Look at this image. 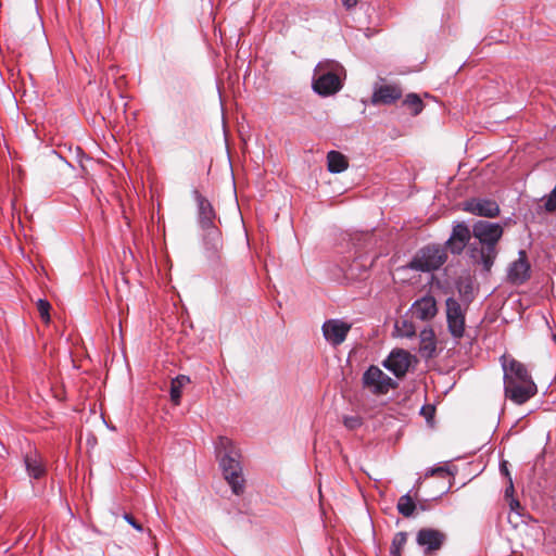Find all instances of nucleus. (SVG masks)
Listing matches in <instances>:
<instances>
[{
  "label": "nucleus",
  "instance_id": "2f4dec72",
  "mask_svg": "<svg viewBox=\"0 0 556 556\" xmlns=\"http://www.w3.org/2000/svg\"><path fill=\"white\" fill-rule=\"evenodd\" d=\"M501 470H502V472H504L506 476H508V470H507V468H506V466H505V463H503V464L501 465Z\"/></svg>",
  "mask_w": 556,
  "mask_h": 556
},
{
  "label": "nucleus",
  "instance_id": "6e6552de",
  "mask_svg": "<svg viewBox=\"0 0 556 556\" xmlns=\"http://www.w3.org/2000/svg\"><path fill=\"white\" fill-rule=\"evenodd\" d=\"M446 541V534L433 528H421L416 534V543L422 547L425 556L437 554Z\"/></svg>",
  "mask_w": 556,
  "mask_h": 556
},
{
  "label": "nucleus",
  "instance_id": "1a4fd4ad",
  "mask_svg": "<svg viewBox=\"0 0 556 556\" xmlns=\"http://www.w3.org/2000/svg\"><path fill=\"white\" fill-rule=\"evenodd\" d=\"M504 390L506 397L518 405L525 404L538 392L533 380H526L525 382L508 380L504 383Z\"/></svg>",
  "mask_w": 556,
  "mask_h": 556
},
{
  "label": "nucleus",
  "instance_id": "412c9836",
  "mask_svg": "<svg viewBox=\"0 0 556 556\" xmlns=\"http://www.w3.org/2000/svg\"><path fill=\"white\" fill-rule=\"evenodd\" d=\"M349 166L348 159L339 151H329L327 154V167L330 173L339 174Z\"/></svg>",
  "mask_w": 556,
  "mask_h": 556
},
{
  "label": "nucleus",
  "instance_id": "9d476101",
  "mask_svg": "<svg viewBox=\"0 0 556 556\" xmlns=\"http://www.w3.org/2000/svg\"><path fill=\"white\" fill-rule=\"evenodd\" d=\"M351 328L352 324L340 318H332L323 324L321 331L325 340L330 345L339 346L345 341Z\"/></svg>",
  "mask_w": 556,
  "mask_h": 556
},
{
  "label": "nucleus",
  "instance_id": "c756f323",
  "mask_svg": "<svg viewBox=\"0 0 556 556\" xmlns=\"http://www.w3.org/2000/svg\"><path fill=\"white\" fill-rule=\"evenodd\" d=\"M124 519L134 528L136 529L137 531L141 532L143 529H142V526L140 523H138L136 521V519L129 515V514H125L124 515Z\"/></svg>",
  "mask_w": 556,
  "mask_h": 556
},
{
  "label": "nucleus",
  "instance_id": "c85d7f7f",
  "mask_svg": "<svg viewBox=\"0 0 556 556\" xmlns=\"http://www.w3.org/2000/svg\"><path fill=\"white\" fill-rule=\"evenodd\" d=\"M343 424L348 429L354 430V429L361 427L362 419L358 416H344Z\"/></svg>",
  "mask_w": 556,
  "mask_h": 556
},
{
  "label": "nucleus",
  "instance_id": "423d86ee",
  "mask_svg": "<svg viewBox=\"0 0 556 556\" xmlns=\"http://www.w3.org/2000/svg\"><path fill=\"white\" fill-rule=\"evenodd\" d=\"M363 386L374 395H384L397 388V382L384 374L378 366L371 365L363 374Z\"/></svg>",
  "mask_w": 556,
  "mask_h": 556
},
{
  "label": "nucleus",
  "instance_id": "393cba45",
  "mask_svg": "<svg viewBox=\"0 0 556 556\" xmlns=\"http://www.w3.org/2000/svg\"><path fill=\"white\" fill-rule=\"evenodd\" d=\"M403 103L410 109L413 115H418L424 109L422 100L416 93H408Z\"/></svg>",
  "mask_w": 556,
  "mask_h": 556
},
{
  "label": "nucleus",
  "instance_id": "4468645a",
  "mask_svg": "<svg viewBox=\"0 0 556 556\" xmlns=\"http://www.w3.org/2000/svg\"><path fill=\"white\" fill-rule=\"evenodd\" d=\"M471 237L470 229L464 223H459L453 227L452 233L446 241V249L455 255H459L466 245L469 243Z\"/></svg>",
  "mask_w": 556,
  "mask_h": 556
},
{
  "label": "nucleus",
  "instance_id": "473e14b6",
  "mask_svg": "<svg viewBox=\"0 0 556 556\" xmlns=\"http://www.w3.org/2000/svg\"><path fill=\"white\" fill-rule=\"evenodd\" d=\"M94 2L98 5L99 10L101 11V4H100L99 0H94Z\"/></svg>",
  "mask_w": 556,
  "mask_h": 556
},
{
  "label": "nucleus",
  "instance_id": "f8f14e48",
  "mask_svg": "<svg viewBox=\"0 0 556 556\" xmlns=\"http://www.w3.org/2000/svg\"><path fill=\"white\" fill-rule=\"evenodd\" d=\"M410 354L404 350H394L382 365L397 378L403 377L410 366Z\"/></svg>",
  "mask_w": 556,
  "mask_h": 556
},
{
  "label": "nucleus",
  "instance_id": "dca6fc26",
  "mask_svg": "<svg viewBox=\"0 0 556 556\" xmlns=\"http://www.w3.org/2000/svg\"><path fill=\"white\" fill-rule=\"evenodd\" d=\"M403 90L399 85H379L374 88L371 96V103L377 104H392L402 98Z\"/></svg>",
  "mask_w": 556,
  "mask_h": 556
},
{
  "label": "nucleus",
  "instance_id": "f03ea898",
  "mask_svg": "<svg viewBox=\"0 0 556 556\" xmlns=\"http://www.w3.org/2000/svg\"><path fill=\"white\" fill-rule=\"evenodd\" d=\"M344 78L345 71L339 62L324 60L314 70L312 88L317 94L329 97L342 89Z\"/></svg>",
  "mask_w": 556,
  "mask_h": 556
},
{
  "label": "nucleus",
  "instance_id": "b1692460",
  "mask_svg": "<svg viewBox=\"0 0 556 556\" xmlns=\"http://www.w3.org/2000/svg\"><path fill=\"white\" fill-rule=\"evenodd\" d=\"M407 542V533L406 532H397L394 534L390 547V556H402V551Z\"/></svg>",
  "mask_w": 556,
  "mask_h": 556
},
{
  "label": "nucleus",
  "instance_id": "7c9ffc66",
  "mask_svg": "<svg viewBox=\"0 0 556 556\" xmlns=\"http://www.w3.org/2000/svg\"><path fill=\"white\" fill-rule=\"evenodd\" d=\"M342 3L345 8L350 9L357 4V0H342Z\"/></svg>",
  "mask_w": 556,
  "mask_h": 556
},
{
  "label": "nucleus",
  "instance_id": "6ab92c4d",
  "mask_svg": "<svg viewBox=\"0 0 556 556\" xmlns=\"http://www.w3.org/2000/svg\"><path fill=\"white\" fill-rule=\"evenodd\" d=\"M419 352L425 357H432L437 350L435 334L432 328H425L420 331Z\"/></svg>",
  "mask_w": 556,
  "mask_h": 556
},
{
  "label": "nucleus",
  "instance_id": "aec40b11",
  "mask_svg": "<svg viewBox=\"0 0 556 556\" xmlns=\"http://www.w3.org/2000/svg\"><path fill=\"white\" fill-rule=\"evenodd\" d=\"M456 289L462 301L469 305L475 298L472 278L469 275L459 277L456 280Z\"/></svg>",
  "mask_w": 556,
  "mask_h": 556
},
{
  "label": "nucleus",
  "instance_id": "ddd939ff",
  "mask_svg": "<svg viewBox=\"0 0 556 556\" xmlns=\"http://www.w3.org/2000/svg\"><path fill=\"white\" fill-rule=\"evenodd\" d=\"M518 260L514 261L508 268L507 278L514 285H522L530 278L531 266L527 253L520 250Z\"/></svg>",
  "mask_w": 556,
  "mask_h": 556
},
{
  "label": "nucleus",
  "instance_id": "a878e982",
  "mask_svg": "<svg viewBox=\"0 0 556 556\" xmlns=\"http://www.w3.org/2000/svg\"><path fill=\"white\" fill-rule=\"evenodd\" d=\"M50 307H51V305L47 300H42V299L38 300L37 308H38L41 319L46 323L50 321V314H49Z\"/></svg>",
  "mask_w": 556,
  "mask_h": 556
},
{
  "label": "nucleus",
  "instance_id": "bb28decb",
  "mask_svg": "<svg viewBox=\"0 0 556 556\" xmlns=\"http://www.w3.org/2000/svg\"><path fill=\"white\" fill-rule=\"evenodd\" d=\"M450 475H451V472H450L448 468L445 466L432 467V468L428 469L426 472V477L439 476L442 478H446Z\"/></svg>",
  "mask_w": 556,
  "mask_h": 556
},
{
  "label": "nucleus",
  "instance_id": "4be33fe9",
  "mask_svg": "<svg viewBox=\"0 0 556 556\" xmlns=\"http://www.w3.org/2000/svg\"><path fill=\"white\" fill-rule=\"evenodd\" d=\"M190 382L189 377L185 375H179L174 378L170 382V400L175 405L180 403L181 399V389L184 386Z\"/></svg>",
  "mask_w": 556,
  "mask_h": 556
},
{
  "label": "nucleus",
  "instance_id": "a211bd4d",
  "mask_svg": "<svg viewBox=\"0 0 556 556\" xmlns=\"http://www.w3.org/2000/svg\"><path fill=\"white\" fill-rule=\"evenodd\" d=\"M504 382L513 380L514 382L532 380L526 366L516 359H510L508 363H503Z\"/></svg>",
  "mask_w": 556,
  "mask_h": 556
},
{
  "label": "nucleus",
  "instance_id": "9b49d317",
  "mask_svg": "<svg viewBox=\"0 0 556 556\" xmlns=\"http://www.w3.org/2000/svg\"><path fill=\"white\" fill-rule=\"evenodd\" d=\"M464 210L477 216L493 218L500 214V206L494 200L475 198L465 202Z\"/></svg>",
  "mask_w": 556,
  "mask_h": 556
},
{
  "label": "nucleus",
  "instance_id": "20e7f679",
  "mask_svg": "<svg viewBox=\"0 0 556 556\" xmlns=\"http://www.w3.org/2000/svg\"><path fill=\"white\" fill-rule=\"evenodd\" d=\"M217 450H219V453L224 450V455L220 457V467L226 481L236 495L241 494L244 490V478L239 462V453L235 450L232 441L226 437L218 439Z\"/></svg>",
  "mask_w": 556,
  "mask_h": 556
},
{
  "label": "nucleus",
  "instance_id": "2eb2a0df",
  "mask_svg": "<svg viewBox=\"0 0 556 556\" xmlns=\"http://www.w3.org/2000/svg\"><path fill=\"white\" fill-rule=\"evenodd\" d=\"M410 311L413 317L421 321L431 320L438 314L437 301L431 294H426L413 303Z\"/></svg>",
  "mask_w": 556,
  "mask_h": 556
},
{
  "label": "nucleus",
  "instance_id": "7ed1b4c3",
  "mask_svg": "<svg viewBox=\"0 0 556 556\" xmlns=\"http://www.w3.org/2000/svg\"><path fill=\"white\" fill-rule=\"evenodd\" d=\"M193 199L197 203V220L200 228L205 232L204 242L208 250L214 254L222 248V233L216 225L217 215L210 202L197 189L192 191Z\"/></svg>",
  "mask_w": 556,
  "mask_h": 556
},
{
  "label": "nucleus",
  "instance_id": "5701e85b",
  "mask_svg": "<svg viewBox=\"0 0 556 556\" xmlns=\"http://www.w3.org/2000/svg\"><path fill=\"white\" fill-rule=\"evenodd\" d=\"M396 507L399 513L404 517H412L416 509V504L409 494H405L400 497Z\"/></svg>",
  "mask_w": 556,
  "mask_h": 556
},
{
  "label": "nucleus",
  "instance_id": "cd10ccee",
  "mask_svg": "<svg viewBox=\"0 0 556 556\" xmlns=\"http://www.w3.org/2000/svg\"><path fill=\"white\" fill-rule=\"evenodd\" d=\"M543 208L547 213H553L556 211V193L554 190H552L551 193L547 195Z\"/></svg>",
  "mask_w": 556,
  "mask_h": 556
},
{
  "label": "nucleus",
  "instance_id": "39448f33",
  "mask_svg": "<svg viewBox=\"0 0 556 556\" xmlns=\"http://www.w3.org/2000/svg\"><path fill=\"white\" fill-rule=\"evenodd\" d=\"M445 250L441 245H427L420 249L410 262V268L419 271H432L446 261Z\"/></svg>",
  "mask_w": 556,
  "mask_h": 556
},
{
  "label": "nucleus",
  "instance_id": "f3484780",
  "mask_svg": "<svg viewBox=\"0 0 556 556\" xmlns=\"http://www.w3.org/2000/svg\"><path fill=\"white\" fill-rule=\"evenodd\" d=\"M24 465L27 475L33 479H41L47 473L46 464L37 451H30L25 454Z\"/></svg>",
  "mask_w": 556,
  "mask_h": 556
},
{
  "label": "nucleus",
  "instance_id": "f257e3e1",
  "mask_svg": "<svg viewBox=\"0 0 556 556\" xmlns=\"http://www.w3.org/2000/svg\"><path fill=\"white\" fill-rule=\"evenodd\" d=\"M503 227L498 223L478 220L472 226V236L478 241L469 244L470 258L490 271L498 250L497 243L503 236Z\"/></svg>",
  "mask_w": 556,
  "mask_h": 556
},
{
  "label": "nucleus",
  "instance_id": "0eeeda50",
  "mask_svg": "<svg viewBox=\"0 0 556 556\" xmlns=\"http://www.w3.org/2000/svg\"><path fill=\"white\" fill-rule=\"evenodd\" d=\"M467 307L468 305L463 307L455 298L451 296L445 300L447 330L455 340L464 337Z\"/></svg>",
  "mask_w": 556,
  "mask_h": 556
}]
</instances>
